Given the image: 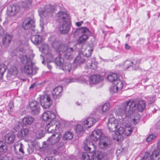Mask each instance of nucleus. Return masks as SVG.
I'll list each match as a JSON object with an SVG mask.
<instances>
[{
    "label": "nucleus",
    "instance_id": "1",
    "mask_svg": "<svg viewBox=\"0 0 160 160\" xmlns=\"http://www.w3.org/2000/svg\"><path fill=\"white\" fill-rule=\"evenodd\" d=\"M145 108V103L143 100L139 101L137 104L133 100H129L123 102L117 110L118 114L122 118L123 121L130 122L136 124L139 121V115H137L134 118L132 114L137 109L138 111L142 112Z\"/></svg>",
    "mask_w": 160,
    "mask_h": 160
},
{
    "label": "nucleus",
    "instance_id": "2",
    "mask_svg": "<svg viewBox=\"0 0 160 160\" xmlns=\"http://www.w3.org/2000/svg\"><path fill=\"white\" fill-rule=\"evenodd\" d=\"M93 51V48H89L86 50L84 52L80 53L76 58L74 61V64L76 65H81L85 62H89L87 65L88 68L94 69L96 68L95 64L92 63L89 58L91 57L92 53Z\"/></svg>",
    "mask_w": 160,
    "mask_h": 160
},
{
    "label": "nucleus",
    "instance_id": "3",
    "mask_svg": "<svg viewBox=\"0 0 160 160\" xmlns=\"http://www.w3.org/2000/svg\"><path fill=\"white\" fill-rule=\"evenodd\" d=\"M55 42H54L52 44V47L56 48H57L59 52H62L65 58L69 60L72 59L74 57L73 54V48H70L67 46L63 45H59L56 47Z\"/></svg>",
    "mask_w": 160,
    "mask_h": 160
},
{
    "label": "nucleus",
    "instance_id": "4",
    "mask_svg": "<svg viewBox=\"0 0 160 160\" xmlns=\"http://www.w3.org/2000/svg\"><path fill=\"white\" fill-rule=\"evenodd\" d=\"M79 33L82 34V35L78 40V42L79 44H82L85 42L88 39L89 36L91 34V32L89 29L86 27L81 28L77 30Z\"/></svg>",
    "mask_w": 160,
    "mask_h": 160
},
{
    "label": "nucleus",
    "instance_id": "5",
    "mask_svg": "<svg viewBox=\"0 0 160 160\" xmlns=\"http://www.w3.org/2000/svg\"><path fill=\"white\" fill-rule=\"evenodd\" d=\"M103 79V77L101 76L96 75H94L90 78L87 76L84 77L82 80L83 83L91 85L92 84H96L101 82Z\"/></svg>",
    "mask_w": 160,
    "mask_h": 160
},
{
    "label": "nucleus",
    "instance_id": "6",
    "mask_svg": "<svg viewBox=\"0 0 160 160\" xmlns=\"http://www.w3.org/2000/svg\"><path fill=\"white\" fill-rule=\"evenodd\" d=\"M99 146L100 148L104 150L110 151L111 153L113 152V150L111 146L110 140L107 137L101 138L99 140Z\"/></svg>",
    "mask_w": 160,
    "mask_h": 160
},
{
    "label": "nucleus",
    "instance_id": "7",
    "mask_svg": "<svg viewBox=\"0 0 160 160\" xmlns=\"http://www.w3.org/2000/svg\"><path fill=\"white\" fill-rule=\"evenodd\" d=\"M55 7L51 5H48L45 6L44 10H41L39 12L41 18L44 20V18L47 16H52V14L55 12Z\"/></svg>",
    "mask_w": 160,
    "mask_h": 160
},
{
    "label": "nucleus",
    "instance_id": "8",
    "mask_svg": "<svg viewBox=\"0 0 160 160\" xmlns=\"http://www.w3.org/2000/svg\"><path fill=\"white\" fill-rule=\"evenodd\" d=\"M35 21L34 20L30 17L26 18L23 21L22 24V28L25 30L31 29L34 31L35 28Z\"/></svg>",
    "mask_w": 160,
    "mask_h": 160
},
{
    "label": "nucleus",
    "instance_id": "9",
    "mask_svg": "<svg viewBox=\"0 0 160 160\" xmlns=\"http://www.w3.org/2000/svg\"><path fill=\"white\" fill-rule=\"evenodd\" d=\"M140 63V60L137 59H134L132 61L127 60L124 62V65L127 69L132 66L133 69L137 70L139 69V65Z\"/></svg>",
    "mask_w": 160,
    "mask_h": 160
},
{
    "label": "nucleus",
    "instance_id": "10",
    "mask_svg": "<svg viewBox=\"0 0 160 160\" xmlns=\"http://www.w3.org/2000/svg\"><path fill=\"white\" fill-rule=\"evenodd\" d=\"M40 102L41 105L45 108H49L52 103L51 98L48 95L41 97L40 98Z\"/></svg>",
    "mask_w": 160,
    "mask_h": 160
},
{
    "label": "nucleus",
    "instance_id": "11",
    "mask_svg": "<svg viewBox=\"0 0 160 160\" xmlns=\"http://www.w3.org/2000/svg\"><path fill=\"white\" fill-rule=\"evenodd\" d=\"M70 26L69 21L59 22V30L62 34L67 33L70 30Z\"/></svg>",
    "mask_w": 160,
    "mask_h": 160
},
{
    "label": "nucleus",
    "instance_id": "12",
    "mask_svg": "<svg viewBox=\"0 0 160 160\" xmlns=\"http://www.w3.org/2000/svg\"><path fill=\"white\" fill-rule=\"evenodd\" d=\"M117 126V120L114 117L110 118L108 124V127L109 131L112 132L115 131Z\"/></svg>",
    "mask_w": 160,
    "mask_h": 160
},
{
    "label": "nucleus",
    "instance_id": "13",
    "mask_svg": "<svg viewBox=\"0 0 160 160\" xmlns=\"http://www.w3.org/2000/svg\"><path fill=\"white\" fill-rule=\"evenodd\" d=\"M102 134L101 129H96L92 132V134L90 136V139L91 140L96 141L99 140L101 137Z\"/></svg>",
    "mask_w": 160,
    "mask_h": 160
},
{
    "label": "nucleus",
    "instance_id": "14",
    "mask_svg": "<svg viewBox=\"0 0 160 160\" xmlns=\"http://www.w3.org/2000/svg\"><path fill=\"white\" fill-rule=\"evenodd\" d=\"M56 16L59 22H63L65 21H69L70 18L69 15L65 11H60L56 14Z\"/></svg>",
    "mask_w": 160,
    "mask_h": 160
},
{
    "label": "nucleus",
    "instance_id": "15",
    "mask_svg": "<svg viewBox=\"0 0 160 160\" xmlns=\"http://www.w3.org/2000/svg\"><path fill=\"white\" fill-rule=\"evenodd\" d=\"M56 117L54 113L50 111H48L44 112L41 117L42 120L44 121H52Z\"/></svg>",
    "mask_w": 160,
    "mask_h": 160
},
{
    "label": "nucleus",
    "instance_id": "16",
    "mask_svg": "<svg viewBox=\"0 0 160 160\" xmlns=\"http://www.w3.org/2000/svg\"><path fill=\"white\" fill-rule=\"evenodd\" d=\"M23 146L22 143L19 142H16L14 144V150L16 154L20 155L23 154L24 152L23 151Z\"/></svg>",
    "mask_w": 160,
    "mask_h": 160
},
{
    "label": "nucleus",
    "instance_id": "17",
    "mask_svg": "<svg viewBox=\"0 0 160 160\" xmlns=\"http://www.w3.org/2000/svg\"><path fill=\"white\" fill-rule=\"evenodd\" d=\"M62 135L60 133L53 134L52 135L48 138L49 143L52 145L55 144L59 141Z\"/></svg>",
    "mask_w": 160,
    "mask_h": 160
},
{
    "label": "nucleus",
    "instance_id": "18",
    "mask_svg": "<svg viewBox=\"0 0 160 160\" xmlns=\"http://www.w3.org/2000/svg\"><path fill=\"white\" fill-rule=\"evenodd\" d=\"M35 126L37 129L34 130V132L35 133L37 138H41L44 136V134L43 133V128L40 123H36Z\"/></svg>",
    "mask_w": 160,
    "mask_h": 160
},
{
    "label": "nucleus",
    "instance_id": "19",
    "mask_svg": "<svg viewBox=\"0 0 160 160\" xmlns=\"http://www.w3.org/2000/svg\"><path fill=\"white\" fill-rule=\"evenodd\" d=\"M18 53L19 58L20 59L21 62L22 64H25L29 61L31 62L30 60H28L25 51L24 50L18 51Z\"/></svg>",
    "mask_w": 160,
    "mask_h": 160
},
{
    "label": "nucleus",
    "instance_id": "20",
    "mask_svg": "<svg viewBox=\"0 0 160 160\" xmlns=\"http://www.w3.org/2000/svg\"><path fill=\"white\" fill-rule=\"evenodd\" d=\"M33 64L29 61L27 64H25L22 68V70L27 75H31L32 74L33 71L32 66Z\"/></svg>",
    "mask_w": 160,
    "mask_h": 160
},
{
    "label": "nucleus",
    "instance_id": "21",
    "mask_svg": "<svg viewBox=\"0 0 160 160\" xmlns=\"http://www.w3.org/2000/svg\"><path fill=\"white\" fill-rule=\"evenodd\" d=\"M19 10V7L18 6H10L7 8V14L10 16H14Z\"/></svg>",
    "mask_w": 160,
    "mask_h": 160
},
{
    "label": "nucleus",
    "instance_id": "22",
    "mask_svg": "<svg viewBox=\"0 0 160 160\" xmlns=\"http://www.w3.org/2000/svg\"><path fill=\"white\" fill-rule=\"evenodd\" d=\"M125 128L122 127H119L118 130L114 132L115 135L113 136L114 139H116L117 141H118L120 139H121V136L123 137L124 133Z\"/></svg>",
    "mask_w": 160,
    "mask_h": 160
},
{
    "label": "nucleus",
    "instance_id": "23",
    "mask_svg": "<svg viewBox=\"0 0 160 160\" xmlns=\"http://www.w3.org/2000/svg\"><path fill=\"white\" fill-rule=\"evenodd\" d=\"M95 122V120L93 118H89L83 121L82 122V124L85 128L87 129L90 128Z\"/></svg>",
    "mask_w": 160,
    "mask_h": 160
},
{
    "label": "nucleus",
    "instance_id": "24",
    "mask_svg": "<svg viewBox=\"0 0 160 160\" xmlns=\"http://www.w3.org/2000/svg\"><path fill=\"white\" fill-rule=\"evenodd\" d=\"M62 91V86H59L55 88L52 93L53 97L54 99H57L60 97Z\"/></svg>",
    "mask_w": 160,
    "mask_h": 160
},
{
    "label": "nucleus",
    "instance_id": "25",
    "mask_svg": "<svg viewBox=\"0 0 160 160\" xmlns=\"http://www.w3.org/2000/svg\"><path fill=\"white\" fill-rule=\"evenodd\" d=\"M13 35H10L8 34H6L3 37L2 42L3 45L5 47L8 46L10 44Z\"/></svg>",
    "mask_w": 160,
    "mask_h": 160
},
{
    "label": "nucleus",
    "instance_id": "26",
    "mask_svg": "<svg viewBox=\"0 0 160 160\" xmlns=\"http://www.w3.org/2000/svg\"><path fill=\"white\" fill-rule=\"evenodd\" d=\"M104 154L100 151H95L92 153L91 160H101L103 158Z\"/></svg>",
    "mask_w": 160,
    "mask_h": 160
},
{
    "label": "nucleus",
    "instance_id": "27",
    "mask_svg": "<svg viewBox=\"0 0 160 160\" xmlns=\"http://www.w3.org/2000/svg\"><path fill=\"white\" fill-rule=\"evenodd\" d=\"M52 121L48 123L46 126L45 130L49 133L54 132L56 129V125L53 123Z\"/></svg>",
    "mask_w": 160,
    "mask_h": 160
},
{
    "label": "nucleus",
    "instance_id": "28",
    "mask_svg": "<svg viewBox=\"0 0 160 160\" xmlns=\"http://www.w3.org/2000/svg\"><path fill=\"white\" fill-rule=\"evenodd\" d=\"M34 118L30 116H27L22 118L23 124L25 125L31 124L33 122Z\"/></svg>",
    "mask_w": 160,
    "mask_h": 160
},
{
    "label": "nucleus",
    "instance_id": "29",
    "mask_svg": "<svg viewBox=\"0 0 160 160\" xmlns=\"http://www.w3.org/2000/svg\"><path fill=\"white\" fill-rule=\"evenodd\" d=\"M6 141L8 144L13 143L15 139L16 136L12 132L7 133L5 135Z\"/></svg>",
    "mask_w": 160,
    "mask_h": 160
},
{
    "label": "nucleus",
    "instance_id": "30",
    "mask_svg": "<svg viewBox=\"0 0 160 160\" xmlns=\"http://www.w3.org/2000/svg\"><path fill=\"white\" fill-rule=\"evenodd\" d=\"M42 39V37L39 35H32L30 38L32 42L34 44L38 45L41 42Z\"/></svg>",
    "mask_w": 160,
    "mask_h": 160
},
{
    "label": "nucleus",
    "instance_id": "31",
    "mask_svg": "<svg viewBox=\"0 0 160 160\" xmlns=\"http://www.w3.org/2000/svg\"><path fill=\"white\" fill-rule=\"evenodd\" d=\"M29 132V129L27 128H23L18 132L17 136L20 139H22L28 135Z\"/></svg>",
    "mask_w": 160,
    "mask_h": 160
},
{
    "label": "nucleus",
    "instance_id": "32",
    "mask_svg": "<svg viewBox=\"0 0 160 160\" xmlns=\"http://www.w3.org/2000/svg\"><path fill=\"white\" fill-rule=\"evenodd\" d=\"M61 66L63 70L68 72H70L72 68L71 64L69 62H63Z\"/></svg>",
    "mask_w": 160,
    "mask_h": 160
},
{
    "label": "nucleus",
    "instance_id": "33",
    "mask_svg": "<svg viewBox=\"0 0 160 160\" xmlns=\"http://www.w3.org/2000/svg\"><path fill=\"white\" fill-rule=\"evenodd\" d=\"M160 148L153 151L152 153V160H160Z\"/></svg>",
    "mask_w": 160,
    "mask_h": 160
},
{
    "label": "nucleus",
    "instance_id": "34",
    "mask_svg": "<svg viewBox=\"0 0 160 160\" xmlns=\"http://www.w3.org/2000/svg\"><path fill=\"white\" fill-rule=\"evenodd\" d=\"M107 78L108 80L113 83L118 79V76L115 73H112L108 76Z\"/></svg>",
    "mask_w": 160,
    "mask_h": 160
},
{
    "label": "nucleus",
    "instance_id": "35",
    "mask_svg": "<svg viewBox=\"0 0 160 160\" xmlns=\"http://www.w3.org/2000/svg\"><path fill=\"white\" fill-rule=\"evenodd\" d=\"M91 145L90 144V146H88L86 144L84 145V148L85 150L89 152L90 153L91 152H93L95 150V145L93 142L91 143Z\"/></svg>",
    "mask_w": 160,
    "mask_h": 160
},
{
    "label": "nucleus",
    "instance_id": "36",
    "mask_svg": "<svg viewBox=\"0 0 160 160\" xmlns=\"http://www.w3.org/2000/svg\"><path fill=\"white\" fill-rule=\"evenodd\" d=\"M113 84L116 86V87L118 88L119 91H120L122 88V82L121 80H118V79L113 83Z\"/></svg>",
    "mask_w": 160,
    "mask_h": 160
},
{
    "label": "nucleus",
    "instance_id": "37",
    "mask_svg": "<svg viewBox=\"0 0 160 160\" xmlns=\"http://www.w3.org/2000/svg\"><path fill=\"white\" fill-rule=\"evenodd\" d=\"M110 108V104L109 103L106 102L102 106L101 109L102 113L103 114L106 112Z\"/></svg>",
    "mask_w": 160,
    "mask_h": 160
},
{
    "label": "nucleus",
    "instance_id": "38",
    "mask_svg": "<svg viewBox=\"0 0 160 160\" xmlns=\"http://www.w3.org/2000/svg\"><path fill=\"white\" fill-rule=\"evenodd\" d=\"M54 62L57 65L61 66L64 62V60L63 58L58 57L55 58Z\"/></svg>",
    "mask_w": 160,
    "mask_h": 160
},
{
    "label": "nucleus",
    "instance_id": "39",
    "mask_svg": "<svg viewBox=\"0 0 160 160\" xmlns=\"http://www.w3.org/2000/svg\"><path fill=\"white\" fill-rule=\"evenodd\" d=\"M30 109H33L34 108L39 106V104L35 100H32L29 103Z\"/></svg>",
    "mask_w": 160,
    "mask_h": 160
},
{
    "label": "nucleus",
    "instance_id": "40",
    "mask_svg": "<svg viewBox=\"0 0 160 160\" xmlns=\"http://www.w3.org/2000/svg\"><path fill=\"white\" fill-rule=\"evenodd\" d=\"M36 144L37 142L35 140L31 141L30 144L32 146V147L31 148H29L28 149L29 153H31L33 152L34 148V147Z\"/></svg>",
    "mask_w": 160,
    "mask_h": 160
},
{
    "label": "nucleus",
    "instance_id": "41",
    "mask_svg": "<svg viewBox=\"0 0 160 160\" xmlns=\"http://www.w3.org/2000/svg\"><path fill=\"white\" fill-rule=\"evenodd\" d=\"M73 137V134L70 132H66L63 135L64 139L66 140L71 139Z\"/></svg>",
    "mask_w": 160,
    "mask_h": 160
},
{
    "label": "nucleus",
    "instance_id": "42",
    "mask_svg": "<svg viewBox=\"0 0 160 160\" xmlns=\"http://www.w3.org/2000/svg\"><path fill=\"white\" fill-rule=\"evenodd\" d=\"M132 131V128H126L124 129V135L127 136H129Z\"/></svg>",
    "mask_w": 160,
    "mask_h": 160
},
{
    "label": "nucleus",
    "instance_id": "43",
    "mask_svg": "<svg viewBox=\"0 0 160 160\" xmlns=\"http://www.w3.org/2000/svg\"><path fill=\"white\" fill-rule=\"evenodd\" d=\"M7 145L5 143H2V142L0 141V151L5 152L7 151Z\"/></svg>",
    "mask_w": 160,
    "mask_h": 160
},
{
    "label": "nucleus",
    "instance_id": "44",
    "mask_svg": "<svg viewBox=\"0 0 160 160\" xmlns=\"http://www.w3.org/2000/svg\"><path fill=\"white\" fill-rule=\"evenodd\" d=\"M83 127L80 125H78L76 126V132L77 134H80L83 130Z\"/></svg>",
    "mask_w": 160,
    "mask_h": 160
},
{
    "label": "nucleus",
    "instance_id": "45",
    "mask_svg": "<svg viewBox=\"0 0 160 160\" xmlns=\"http://www.w3.org/2000/svg\"><path fill=\"white\" fill-rule=\"evenodd\" d=\"M9 71L11 74L14 75H16L18 73V71L17 68L14 66H12L9 69Z\"/></svg>",
    "mask_w": 160,
    "mask_h": 160
},
{
    "label": "nucleus",
    "instance_id": "46",
    "mask_svg": "<svg viewBox=\"0 0 160 160\" xmlns=\"http://www.w3.org/2000/svg\"><path fill=\"white\" fill-rule=\"evenodd\" d=\"M33 109H31L32 113L34 115H36L38 114L40 112V107H38L33 108Z\"/></svg>",
    "mask_w": 160,
    "mask_h": 160
},
{
    "label": "nucleus",
    "instance_id": "47",
    "mask_svg": "<svg viewBox=\"0 0 160 160\" xmlns=\"http://www.w3.org/2000/svg\"><path fill=\"white\" fill-rule=\"evenodd\" d=\"M152 154L150 155V154L147 152L145 154L142 160H152Z\"/></svg>",
    "mask_w": 160,
    "mask_h": 160
},
{
    "label": "nucleus",
    "instance_id": "48",
    "mask_svg": "<svg viewBox=\"0 0 160 160\" xmlns=\"http://www.w3.org/2000/svg\"><path fill=\"white\" fill-rule=\"evenodd\" d=\"M82 160H91L90 155L87 152H84L82 155Z\"/></svg>",
    "mask_w": 160,
    "mask_h": 160
},
{
    "label": "nucleus",
    "instance_id": "49",
    "mask_svg": "<svg viewBox=\"0 0 160 160\" xmlns=\"http://www.w3.org/2000/svg\"><path fill=\"white\" fill-rule=\"evenodd\" d=\"M156 137L155 134H152L149 135L146 139V141L147 142H150L152 140L154 139Z\"/></svg>",
    "mask_w": 160,
    "mask_h": 160
},
{
    "label": "nucleus",
    "instance_id": "50",
    "mask_svg": "<svg viewBox=\"0 0 160 160\" xmlns=\"http://www.w3.org/2000/svg\"><path fill=\"white\" fill-rule=\"evenodd\" d=\"M155 100V97L153 96L152 97H148L147 102L149 104H151Z\"/></svg>",
    "mask_w": 160,
    "mask_h": 160
},
{
    "label": "nucleus",
    "instance_id": "51",
    "mask_svg": "<svg viewBox=\"0 0 160 160\" xmlns=\"http://www.w3.org/2000/svg\"><path fill=\"white\" fill-rule=\"evenodd\" d=\"M65 84H67L69 83L76 81V80L73 78H67L64 80Z\"/></svg>",
    "mask_w": 160,
    "mask_h": 160
},
{
    "label": "nucleus",
    "instance_id": "52",
    "mask_svg": "<svg viewBox=\"0 0 160 160\" xmlns=\"http://www.w3.org/2000/svg\"><path fill=\"white\" fill-rule=\"evenodd\" d=\"M3 65L0 66V78L2 77L6 71L5 68L2 66Z\"/></svg>",
    "mask_w": 160,
    "mask_h": 160
},
{
    "label": "nucleus",
    "instance_id": "53",
    "mask_svg": "<svg viewBox=\"0 0 160 160\" xmlns=\"http://www.w3.org/2000/svg\"><path fill=\"white\" fill-rule=\"evenodd\" d=\"M110 89L111 91L115 93H117L118 91H119L118 88L116 87V86L115 85L110 88Z\"/></svg>",
    "mask_w": 160,
    "mask_h": 160
},
{
    "label": "nucleus",
    "instance_id": "54",
    "mask_svg": "<svg viewBox=\"0 0 160 160\" xmlns=\"http://www.w3.org/2000/svg\"><path fill=\"white\" fill-rule=\"evenodd\" d=\"M22 125V124L19 122H16V124L14 127V129L15 131H18L19 130L20 126Z\"/></svg>",
    "mask_w": 160,
    "mask_h": 160
},
{
    "label": "nucleus",
    "instance_id": "55",
    "mask_svg": "<svg viewBox=\"0 0 160 160\" xmlns=\"http://www.w3.org/2000/svg\"><path fill=\"white\" fill-rule=\"evenodd\" d=\"M34 57V55L33 53H32L31 54H30L29 58H28V60H30L31 62V63L34 64V63L32 62V59Z\"/></svg>",
    "mask_w": 160,
    "mask_h": 160
},
{
    "label": "nucleus",
    "instance_id": "56",
    "mask_svg": "<svg viewBox=\"0 0 160 160\" xmlns=\"http://www.w3.org/2000/svg\"><path fill=\"white\" fill-rule=\"evenodd\" d=\"M90 42L92 45H95L96 43V41L95 38L94 37H92V38L91 39Z\"/></svg>",
    "mask_w": 160,
    "mask_h": 160
},
{
    "label": "nucleus",
    "instance_id": "57",
    "mask_svg": "<svg viewBox=\"0 0 160 160\" xmlns=\"http://www.w3.org/2000/svg\"><path fill=\"white\" fill-rule=\"evenodd\" d=\"M37 88V84L35 82L34 83L29 87L30 89H33L34 88Z\"/></svg>",
    "mask_w": 160,
    "mask_h": 160
},
{
    "label": "nucleus",
    "instance_id": "58",
    "mask_svg": "<svg viewBox=\"0 0 160 160\" xmlns=\"http://www.w3.org/2000/svg\"><path fill=\"white\" fill-rule=\"evenodd\" d=\"M16 50L12 52L11 53V55L12 57H13L14 56H17L18 54V51L16 53Z\"/></svg>",
    "mask_w": 160,
    "mask_h": 160
},
{
    "label": "nucleus",
    "instance_id": "59",
    "mask_svg": "<svg viewBox=\"0 0 160 160\" xmlns=\"http://www.w3.org/2000/svg\"><path fill=\"white\" fill-rule=\"evenodd\" d=\"M155 127L156 129H160V121H158L157 123H156Z\"/></svg>",
    "mask_w": 160,
    "mask_h": 160
},
{
    "label": "nucleus",
    "instance_id": "60",
    "mask_svg": "<svg viewBox=\"0 0 160 160\" xmlns=\"http://www.w3.org/2000/svg\"><path fill=\"white\" fill-rule=\"evenodd\" d=\"M44 160H55V159L54 157H49L46 158L44 159Z\"/></svg>",
    "mask_w": 160,
    "mask_h": 160
},
{
    "label": "nucleus",
    "instance_id": "61",
    "mask_svg": "<svg viewBox=\"0 0 160 160\" xmlns=\"http://www.w3.org/2000/svg\"><path fill=\"white\" fill-rule=\"evenodd\" d=\"M83 23V21H81L79 22H77L76 23V25L78 27L80 26Z\"/></svg>",
    "mask_w": 160,
    "mask_h": 160
},
{
    "label": "nucleus",
    "instance_id": "62",
    "mask_svg": "<svg viewBox=\"0 0 160 160\" xmlns=\"http://www.w3.org/2000/svg\"><path fill=\"white\" fill-rule=\"evenodd\" d=\"M8 107L10 109H12L13 108V106L12 102H10L8 105Z\"/></svg>",
    "mask_w": 160,
    "mask_h": 160
},
{
    "label": "nucleus",
    "instance_id": "63",
    "mask_svg": "<svg viewBox=\"0 0 160 160\" xmlns=\"http://www.w3.org/2000/svg\"><path fill=\"white\" fill-rule=\"evenodd\" d=\"M46 47H47V49L46 50L44 48H43V49L45 52V51L46 50L47 52V53H48L49 50V48L48 46V45H46Z\"/></svg>",
    "mask_w": 160,
    "mask_h": 160
},
{
    "label": "nucleus",
    "instance_id": "64",
    "mask_svg": "<svg viewBox=\"0 0 160 160\" xmlns=\"http://www.w3.org/2000/svg\"><path fill=\"white\" fill-rule=\"evenodd\" d=\"M125 49H126L127 50H129V49H130V46H129L128 45V44L127 43L125 44Z\"/></svg>",
    "mask_w": 160,
    "mask_h": 160
}]
</instances>
